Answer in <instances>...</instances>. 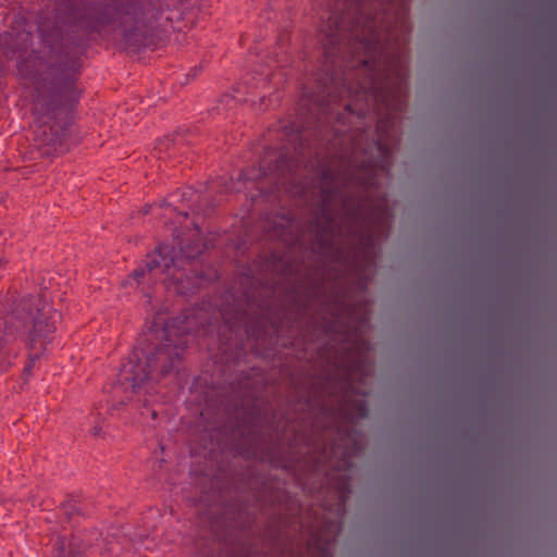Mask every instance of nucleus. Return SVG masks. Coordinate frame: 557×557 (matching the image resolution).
I'll return each mask as SVG.
<instances>
[{"instance_id": "obj_7", "label": "nucleus", "mask_w": 557, "mask_h": 557, "mask_svg": "<svg viewBox=\"0 0 557 557\" xmlns=\"http://www.w3.org/2000/svg\"><path fill=\"white\" fill-rule=\"evenodd\" d=\"M349 349H350V350L352 349V346H351V345L349 346Z\"/></svg>"}, {"instance_id": "obj_6", "label": "nucleus", "mask_w": 557, "mask_h": 557, "mask_svg": "<svg viewBox=\"0 0 557 557\" xmlns=\"http://www.w3.org/2000/svg\"><path fill=\"white\" fill-rule=\"evenodd\" d=\"M349 260H350V261L352 260V257H351V256L349 257Z\"/></svg>"}, {"instance_id": "obj_5", "label": "nucleus", "mask_w": 557, "mask_h": 557, "mask_svg": "<svg viewBox=\"0 0 557 557\" xmlns=\"http://www.w3.org/2000/svg\"><path fill=\"white\" fill-rule=\"evenodd\" d=\"M349 23H350V24L352 23V20H351V18L349 20Z\"/></svg>"}, {"instance_id": "obj_1", "label": "nucleus", "mask_w": 557, "mask_h": 557, "mask_svg": "<svg viewBox=\"0 0 557 557\" xmlns=\"http://www.w3.org/2000/svg\"><path fill=\"white\" fill-rule=\"evenodd\" d=\"M379 150H382L383 153H385V150L383 149V147H379Z\"/></svg>"}, {"instance_id": "obj_2", "label": "nucleus", "mask_w": 557, "mask_h": 557, "mask_svg": "<svg viewBox=\"0 0 557 557\" xmlns=\"http://www.w3.org/2000/svg\"><path fill=\"white\" fill-rule=\"evenodd\" d=\"M349 216H350V219L352 218V212H351V211H350V213H349Z\"/></svg>"}, {"instance_id": "obj_4", "label": "nucleus", "mask_w": 557, "mask_h": 557, "mask_svg": "<svg viewBox=\"0 0 557 557\" xmlns=\"http://www.w3.org/2000/svg\"><path fill=\"white\" fill-rule=\"evenodd\" d=\"M349 449H350V451L352 450V445H351V444H350V446H349Z\"/></svg>"}, {"instance_id": "obj_3", "label": "nucleus", "mask_w": 557, "mask_h": 557, "mask_svg": "<svg viewBox=\"0 0 557 557\" xmlns=\"http://www.w3.org/2000/svg\"><path fill=\"white\" fill-rule=\"evenodd\" d=\"M349 312H350V314L352 313V308H351V307H350V309H349Z\"/></svg>"}]
</instances>
